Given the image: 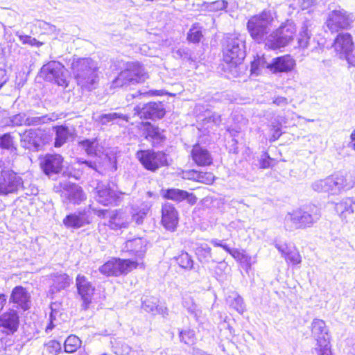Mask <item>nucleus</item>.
<instances>
[{"label": "nucleus", "instance_id": "f257e3e1", "mask_svg": "<svg viewBox=\"0 0 355 355\" xmlns=\"http://www.w3.org/2000/svg\"><path fill=\"white\" fill-rule=\"evenodd\" d=\"M273 15L270 10H263L248 20L247 28L255 42H263L268 49L275 50L286 46L293 40L296 28L293 22L288 21L268 35L275 22Z\"/></svg>", "mask_w": 355, "mask_h": 355}, {"label": "nucleus", "instance_id": "f03ea898", "mask_svg": "<svg viewBox=\"0 0 355 355\" xmlns=\"http://www.w3.org/2000/svg\"><path fill=\"white\" fill-rule=\"evenodd\" d=\"M73 76L82 88L92 90L98 82V67L96 62L89 58H73L71 63Z\"/></svg>", "mask_w": 355, "mask_h": 355}, {"label": "nucleus", "instance_id": "7ed1b4c3", "mask_svg": "<svg viewBox=\"0 0 355 355\" xmlns=\"http://www.w3.org/2000/svg\"><path fill=\"white\" fill-rule=\"evenodd\" d=\"M320 218V212L316 207L309 211L297 209L288 212L284 218V227L286 231H293L312 226Z\"/></svg>", "mask_w": 355, "mask_h": 355}, {"label": "nucleus", "instance_id": "20e7f679", "mask_svg": "<svg viewBox=\"0 0 355 355\" xmlns=\"http://www.w3.org/2000/svg\"><path fill=\"white\" fill-rule=\"evenodd\" d=\"M148 74L144 67L138 62H127L125 69L114 80V87H127L144 82Z\"/></svg>", "mask_w": 355, "mask_h": 355}, {"label": "nucleus", "instance_id": "39448f33", "mask_svg": "<svg viewBox=\"0 0 355 355\" xmlns=\"http://www.w3.org/2000/svg\"><path fill=\"white\" fill-rule=\"evenodd\" d=\"M245 57V36L232 34L226 37L223 48V60L226 63L236 65Z\"/></svg>", "mask_w": 355, "mask_h": 355}, {"label": "nucleus", "instance_id": "423d86ee", "mask_svg": "<svg viewBox=\"0 0 355 355\" xmlns=\"http://www.w3.org/2000/svg\"><path fill=\"white\" fill-rule=\"evenodd\" d=\"M44 78L60 86L68 85V73L64 65L57 61H51L44 64L40 71Z\"/></svg>", "mask_w": 355, "mask_h": 355}, {"label": "nucleus", "instance_id": "0eeeda50", "mask_svg": "<svg viewBox=\"0 0 355 355\" xmlns=\"http://www.w3.org/2000/svg\"><path fill=\"white\" fill-rule=\"evenodd\" d=\"M139 263L130 259H112L100 267V272L106 276H119L136 268Z\"/></svg>", "mask_w": 355, "mask_h": 355}, {"label": "nucleus", "instance_id": "6e6552de", "mask_svg": "<svg viewBox=\"0 0 355 355\" xmlns=\"http://www.w3.org/2000/svg\"><path fill=\"white\" fill-rule=\"evenodd\" d=\"M136 156L146 169L153 172L168 165L167 155L163 152L141 150L137 153Z\"/></svg>", "mask_w": 355, "mask_h": 355}, {"label": "nucleus", "instance_id": "1a4fd4ad", "mask_svg": "<svg viewBox=\"0 0 355 355\" xmlns=\"http://www.w3.org/2000/svg\"><path fill=\"white\" fill-rule=\"evenodd\" d=\"M355 21L352 13L343 9L334 10L328 15L326 24L332 32H338L341 29H349L352 24Z\"/></svg>", "mask_w": 355, "mask_h": 355}, {"label": "nucleus", "instance_id": "9d476101", "mask_svg": "<svg viewBox=\"0 0 355 355\" xmlns=\"http://www.w3.org/2000/svg\"><path fill=\"white\" fill-rule=\"evenodd\" d=\"M23 188L20 176L11 171H3L0 175V196L17 193Z\"/></svg>", "mask_w": 355, "mask_h": 355}, {"label": "nucleus", "instance_id": "9b49d317", "mask_svg": "<svg viewBox=\"0 0 355 355\" xmlns=\"http://www.w3.org/2000/svg\"><path fill=\"white\" fill-rule=\"evenodd\" d=\"M76 285L78 294L83 301L82 306L84 309H87L92 301L95 286L86 277L82 275H78L76 277Z\"/></svg>", "mask_w": 355, "mask_h": 355}, {"label": "nucleus", "instance_id": "f8f14e48", "mask_svg": "<svg viewBox=\"0 0 355 355\" xmlns=\"http://www.w3.org/2000/svg\"><path fill=\"white\" fill-rule=\"evenodd\" d=\"M164 114V105L161 102H150L141 107L137 105L134 108V115H138L141 119H161Z\"/></svg>", "mask_w": 355, "mask_h": 355}, {"label": "nucleus", "instance_id": "ddd939ff", "mask_svg": "<svg viewBox=\"0 0 355 355\" xmlns=\"http://www.w3.org/2000/svg\"><path fill=\"white\" fill-rule=\"evenodd\" d=\"M123 194L127 193L114 191L109 185L98 184L96 188L95 198L99 203L107 206L117 205Z\"/></svg>", "mask_w": 355, "mask_h": 355}, {"label": "nucleus", "instance_id": "4468645a", "mask_svg": "<svg viewBox=\"0 0 355 355\" xmlns=\"http://www.w3.org/2000/svg\"><path fill=\"white\" fill-rule=\"evenodd\" d=\"M46 134L42 129H30L21 136L24 147L32 150H37L44 143Z\"/></svg>", "mask_w": 355, "mask_h": 355}, {"label": "nucleus", "instance_id": "2eb2a0df", "mask_svg": "<svg viewBox=\"0 0 355 355\" xmlns=\"http://www.w3.org/2000/svg\"><path fill=\"white\" fill-rule=\"evenodd\" d=\"M63 158L58 154H47L40 159V167L43 172L51 177L58 174L62 168Z\"/></svg>", "mask_w": 355, "mask_h": 355}, {"label": "nucleus", "instance_id": "dca6fc26", "mask_svg": "<svg viewBox=\"0 0 355 355\" xmlns=\"http://www.w3.org/2000/svg\"><path fill=\"white\" fill-rule=\"evenodd\" d=\"M31 294L21 286H15L11 291L9 302L16 304V308L27 311L31 308Z\"/></svg>", "mask_w": 355, "mask_h": 355}, {"label": "nucleus", "instance_id": "f3484780", "mask_svg": "<svg viewBox=\"0 0 355 355\" xmlns=\"http://www.w3.org/2000/svg\"><path fill=\"white\" fill-rule=\"evenodd\" d=\"M147 243L146 239L141 237L128 239L124 243L122 250L135 256L136 261L140 264L139 259L141 260L144 257L147 250Z\"/></svg>", "mask_w": 355, "mask_h": 355}, {"label": "nucleus", "instance_id": "a211bd4d", "mask_svg": "<svg viewBox=\"0 0 355 355\" xmlns=\"http://www.w3.org/2000/svg\"><path fill=\"white\" fill-rule=\"evenodd\" d=\"M19 324V317L16 310L9 309L0 315V327L7 335L15 333Z\"/></svg>", "mask_w": 355, "mask_h": 355}, {"label": "nucleus", "instance_id": "6ab92c4d", "mask_svg": "<svg viewBox=\"0 0 355 355\" xmlns=\"http://www.w3.org/2000/svg\"><path fill=\"white\" fill-rule=\"evenodd\" d=\"M91 222L85 210L69 214L63 219L64 225L69 229H79Z\"/></svg>", "mask_w": 355, "mask_h": 355}, {"label": "nucleus", "instance_id": "aec40b11", "mask_svg": "<svg viewBox=\"0 0 355 355\" xmlns=\"http://www.w3.org/2000/svg\"><path fill=\"white\" fill-rule=\"evenodd\" d=\"M62 197L64 203L79 205L86 199L82 188L76 184L67 185L62 193Z\"/></svg>", "mask_w": 355, "mask_h": 355}, {"label": "nucleus", "instance_id": "412c9836", "mask_svg": "<svg viewBox=\"0 0 355 355\" xmlns=\"http://www.w3.org/2000/svg\"><path fill=\"white\" fill-rule=\"evenodd\" d=\"M162 223L166 229L173 231L178 223V214L173 205L166 202L162 209Z\"/></svg>", "mask_w": 355, "mask_h": 355}, {"label": "nucleus", "instance_id": "4be33fe9", "mask_svg": "<svg viewBox=\"0 0 355 355\" xmlns=\"http://www.w3.org/2000/svg\"><path fill=\"white\" fill-rule=\"evenodd\" d=\"M161 192L163 198L177 202L187 200L189 204L194 205L197 201V198L193 193L179 189H162Z\"/></svg>", "mask_w": 355, "mask_h": 355}, {"label": "nucleus", "instance_id": "5701e85b", "mask_svg": "<svg viewBox=\"0 0 355 355\" xmlns=\"http://www.w3.org/2000/svg\"><path fill=\"white\" fill-rule=\"evenodd\" d=\"M355 202L350 198H345L336 203L335 210L342 220L351 222L354 218Z\"/></svg>", "mask_w": 355, "mask_h": 355}, {"label": "nucleus", "instance_id": "b1692460", "mask_svg": "<svg viewBox=\"0 0 355 355\" xmlns=\"http://www.w3.org/2000/svg\"><path fill=\"white\" fill-rule=\"evenodd\" d=\"M295 62L289 55L277 57L272 60L270 71L276 73H287L295 67Z\"/></svg>", "mask_w": 355, "mask_h": 355}, {"label": "nucleus", "instance_id": "393cba45", "mask_svg": "<svg viewBox=\"0 0 355 355\" xmlns=\"http://www.w3.org/2000/svg\"><path fill=\"white\" fill-rule=\"evenodd\" d=\"M275 247L285 258L286 261H289L293 265L301 263V256L294 246H291L287 243H276Z\"/></svg>", "mask_w": 355, "mask_h": 355}, {"label": "nucleus", "instance_id": "a878e982", "mask_svg": "<svg viewBox=\"0 0 355 355\" xmlns=\"http://www.w3.org/2000/svg\"><path fill=\"white\" fill-rule=\"evenodd\" d=\"M191 154L192 159L198 166H209L212 163V157L209 152L198 144L193 146Z\"/></svg>", "mask_w": 355, "mask_h": 355}, {"label": "nucleus", "instance_id": "bb28decb", "mask_svg": "<svg viewBox=\"0 0 355 355\" xmlns=\"http://www.w3.org/2000/svg\"><path fill=\"white\" fill-rule=\"evenodd\" d=\"M334 46L336 51L345 55L350 53L353 48V42L349 33H340L335 39Z\"/></svg>", "mask_w": 355, "mask_h": 355}, {"label": "nucleus", "instance_id": "cd10ccee", "mask_svg": "<svg viewBox=\"0 0 355 355\" xmlns=\"http://www.w3.org/2000/svg\"><path fill=\"white\" fill-rule=\"evenodd\" d=\"M130 221V215L122 209L113 211L110 216V225L113 229L126 227Z\"/></svg>", "mask_w": 355, "mask_h": 355}, {"label": "nucleus", "instance_id": "c85d7f7f", "mask_svg": "<svg viewBox=\"0 0 355 355\" xmlns=\"http://www.w3.org/2000/svg\"><path fill=\"white\" fill-rule=\"evenodd\" d=\"M311 332L318 343L329 340L328 330L324 321L320 319H314L311 323Z\"/></svg>", "mask_w": 355, "mask_h": 355}, {"label": "nucleus", "instance_id": "c756f323", "mask_svg": "<svg viewBox=\"0 0 355 355\" xmlns=\"http://www.w3.org/2000/svg\"><path fill=\"white\" fill-rule=\"evenodd\" d=\"M141 129L147 139H152L156 142H160L164 139L160 129L153 126L149 122L142 123Z\"/></svg>", "mask_w": 355, "mask_h": 355}, {"label": "nucleus", "instance_id": "7c9ffc66", "mask_svg": "<svg viewBox=\"0 0 355 355\" xmlns=\"http://www.w3.org/2000/svg\"><path fill=\"white\" fill-rule=\"evenodd\" d=\"M78 145L85 150L87 155L95 156L96 157H101V147L98 145L96 139L82 140L78 142Z\"/></svg>", "mask_w": 355, "mask_h": 355}, {"label": "nucleus", "instance_id": "2f4dec72", "mask_svg": "<svg viewBox=\"0 0 355 355\" xmlns=\"http://www.w3.org/2000/svg\"><path fill=\"white\" fill-rule=\"evenodd\" d=\"M182 304L189 314L193 315L196 320H199L202 311L190 295L185 293L182 295Z\"/></svg>", "mask_w": 355, "mask_h": 355}, {"label": "nucleus", "instance_id": "473e14b6", "mask_svg": "<svg viewBox=\"0 0 355 355\" xmlns=\"http://www.w3.org/2000/svg\"><path fill=\"white\" fill-rule=\"evenodd\" d=\"M331 194L340 193L343 189H347V180L341 175H331Z\"/></svg>", "mask_w": 355, "mask_h": 355}, {"label": "nucleus", "instance_id": "72a5a7b5", "mask_svg": "<svg viewBox=\"0 0 355 355\" xmlns=\"http://www.w3.org/2000/svg\"><path fill=\"white\" fill-rule=\"evenodd\" d=\"M195 253L200 262L209 263L211 259V249L207 243H200L195 249Z\"/></svg>", "mask_w": 355, "mask_h": 355}, {"label": "nucleus", "instance_id": "f704fd0d", "mask_svg": "<svg viewBox=\"0 0 355 355\" xmlns=\"http://www.w3.org/2000/svg\"><path fill=\"white\" fill-rule=\"evenodd\" d=\"M55 147H60L71 135V130L68 127L64 125H60L55 128Z\"/></svg>", "mask_w": 355, "mask_h": 355}, {"label": "nucleus", "instance_id": "c9c22d12", "mask_svg": "<svg viewBox=\"0 0 355 355\" xmlns=\"http://www.w3.org/2000/svg\"><path fill=\"white\" fill-rule=\"evenodd\" d=\"M271 62H268L263 55H259L254 58L251 63V73L259 75L263 69L270 70Z\"/></svg>", "mask_w": 355, "mask_h": 355}, {"label": "nucleus", "instance_id": "e433bc0d", "mask_svg": "<svg viewBox=\"0 0 355 355\" xmlns=\"http://www.w3.org/2000/svg\"><path fill=\"white\" fill-rule=\"evenodd\" d=\"M102 158L101 157H96L95 159L92 160H86L82 158H79L78 159V164L82 166V168H88V169H91L96 173H102Z\"/></svg>", "mask_w": 355, "mask_h": 355}, {"label": "nucleus", "instance_id": "4c0bfd02", "mask_svg": "<svg viewBox=\"0 0 355 355\" xmlns=\"http://www.w3.org/2000/svg\"><path fill=\"white\" fill-rule=\"evenodd\" d=\"M148 210V206L144 205L137 208H132L130 220H134L137 225L143 223L144 219L146 216Z\"/></svg>", "mask_w": 355, "mask_h": 355}, {"label": "nucleus", "instance_id": "58836bf2", "mask_svg": "<svg viewBox=\"0 0 355 355\" xmlns=\"http://www.w3.org/2000/svg\"><path fill=\"white\" fill-rule=\"evenodd\" d=\"M227 303L239 313H243L244 311L243 299L237 293H232L231 295H229L227 298Z\"/></svg>", "mask_w": 355, "mask_h": 355}, {"label": "nucleus", "instance_id": "ea45409f", "mask_svg": "<svg viewBox=\"0 0 355 355\" xmlns=\"http://www.w3.org/2000/svg\"><path fill=\"white\" fill-rule=\"evenodd\" d=\"M81 341L74 335L69 336L64 342V352L67 353L75 352L80 346Z\"/></svg>", "mask_w": 355, "mask_h": 355}, {"label": "nucleus", "instance_id": "a19ab883", "mask_svg": "<svg viewBox=\"0 0 355 355\" xmlns=\"http://www.w3.org/2000/svg\"><path fill=\"white\" fill-rule=\"evenodd\" d=\"M178 264L185 270H190L193 268V260L191 257L186 252H182L176 257Z\"/></svg>", "mask_w": 355, "mask_h": 355}, {"label": "nucleus", "instance_id": "79ce46f5", "mask_svg": "<svg viewBox=\"0 0 355 355\" xmlns=\"http://www.w3.org/2000/svg\"><path fill=\"white\" fill-rule=\"evenodd\" d=\"M71 284L70 277L64 273L59 274L55 276L53 279V287L58 291L64 289Z\"/></svg>", "mask_w": 355, "mask_h": 355}, {"label": "nucleus", "instance_id": "37998d69", "mask_svg": "<svg viewBox=\"0 0 355 355\" xmlns=\"http://www.w3.org/2000/svg\"><path fill=\"white\" fill-rule=\"evenodd\" d=\"M128 116L123 115L122 114H119L116 112L104 114L99 116L98 121L103 125H106L110 122H113L116 121L117 119H122L128 121Z\"/></svg>", "mask_w": 355, "mask_h": 355}, {"label": "nucleus", "instance_id": "c03bdc74", "mask_svg": "<svg viewBox=\"0 0 355 355\" xmlns=\"http://www.w3.org/2000/svg\"><path fill=\"white\" fill-rule=\"evenodd\" d=\"M329 182H331V176L316 180L313 183L312 188L318 192L324 191L331 193V184Z\"/></svg>", "mask_w": 355, "mask_h": 355}, {"label": "nucleus", "instance_id": "a18cd8bd", "mask_svg": "<svg viewBox=\"0 0 355 355\" xmlns=\"http://www.w3.org/2000/svg\"><path fill=\"white\" fill-rule=\"evenodd\" d=\"M227 2L225 0H217L212 2L205 3V8L209 12H217L225 9Z\"/></svg>", "mask_w": 355, "mask_h": 355}, {"label": "nucleus", "instance_id": "49530a36", "mask_svg": "<svg viewBox=\"0 0 355 355\" xmlns=\"http://www.w3.org/2000/svg\"><path fill=\"white\" fill-rule=\"evenodd\" d=\"M310 38L311 33L308 30V27L304 25L302 27V31H300L298 37V44L300 47L302 49L307 48L309 44Z\"/></svg>", "mask_w": 355, "mask_h": 355}, {"label": "nucleus", "instance_id": "de8ad7c7", "mask_svg": "<svg viewBox=\"0 0 355 355\" xmlns=\"http://www.w3.org/2000/svg\"><path fill=\"white\" fill-rule=\"evenodd\" d=\"M315 351L318 355H332L329 340L318 343Z\"/></svg>", "mask_w": 355, "mask_h": 355}, {"label": "nucleus", "instance_id": "09e8293b", "mask_svg": "<svg viewBox=\"0 0 355 355\" xmlns=\"http://www.w3.org/2000/svg\"><path fill=\"white\" fill-rule=\"evenodd\" d=\"M202 37V35L200 28L196 26H193L189 30L187 39L191 42L196 43L200 42Z\"/></svg>", "mask_w": 355, "mask_h": 355}, {"label": "nucleus", "instance_id": "8fccbe9b", "mask_svg": "<svg viewBox=\"0 0 355 355\" xmlns=\"http://www.w3.org/2000/svg\"><path fill=\"white\" fill-rule=\"evenodd\" d=\"M17 36H18L20 42H21V43L24 44H28L31 46H40L42 45V42L37 41L35 38L32 37L31 36L19 34V33H17Z\"/></svg>", "mask_w": 355, "mask_h": 355}, {"label": "nucleus", "instance_id": "3c124183", "mask_svg": "<svg viewBox=\"0 0 355 355\" xmlns=\"http://www.w3.org/2000/svg\"><path fill=\"white\" fill-rule=\"evenodd\" d=\"M49 119L47 116H27L26 121V125H38L40 124L45 123Z\"/></svg>", "mask_w": 355, "mask_h": 355}, {"label": "nucleus", "instance_id": "603ef678", "mask_svg": "<svg viewBox=\"0 0 355 355\" xmlns=\"http://www.w3.org/2000/svg\"><path fill=\"white\" fill-rule=\"evenodd\" d=\"M180 338L182 342L187 345H192L194 343V334L191 330H185L180 332Z\"/></svg>", "mask_w": 355, "mask_h": 355}, {"label": "nucleus", "instance_id": "864d4df0", "mask_svg": "<svg viewBox=\"0 0 355 355\" xmlns=\"http://www.w3.org/2000/svg\"><path fill=\"white\" fill-rule=\"evenodd\" d=\"M157 302L154 299H146L142 302V309L148 313H154L157 310Z\"/></svg>", "mask_w": 355, "mask_h": 355}, {"label": "nucleus", "instance_id": "5fc2aeb1", "mask_svg": "<svg viewBox=\"0 0 355 355\" xmlns=\"http://www.w3.org/2000/svg\"><path fill=\"white\" fill-rule=\"evenodd\" d=\"M12 137L9 133L0 135V147L4 149H9L12 146Z\"/></svg>", "mask_w": 355, "mask_h": 355}, {"label": "nucleus", "instance_id": "6e6d98bb", "mask_svg": "<svg viewBox=\"0 0 355 355\" xmlns=\"http://www.w3.org/2000/svg\"><path fill=\"white\" fill-rule=\"evenodd\" d=\"M46 350L49 353L53 354H58V353L60 352L61 349H62L61 344L55 340H49L46 344Z\"/></svg>", "mask_w": 355, "mask_h": 355}, {"label": "nucleus", "instance_id": "4d7b16f0", "mask_svg": "<svg viewBox=\"0 0 355 355\" xmlns=\"http://www.w3.org/2000/svg\"><path fill=\"white\" fill-rule=\"evenodd\" d=\"M26 116L24 113H19L12 116L10 118V122L12 125L19 126L22 125H26Z\"/></svg>", "mask_w": 355, "mask_h": 355}, {"label": "nucleus", "instance_id": "13d9d810", "mask_svg": "<svg viewBox=\"0 0 355 355\" xmlns=\"http://www.w3.org/2000/svg\"><path fill=\"white\" fill-rule=\"evenodd\" d=\"M214 175L211 173L200 172L197 181L207 184H210L214 182Z\"/></svg>", "mask_w": 355, "mask_h": 355}, {"label": "nucleus", "instance_id": "bf43d9fd", "mask_svg": "<svg viewBox=\"0 0 355 355\" xmlns=\"http://www.w3.org/2000/svg\"><path fill=\"white\" fill-rule=\"evenodd\" d=\"M240 262L245 270L248 271V270L251 268L252 265L254 263V261L252 260V258L250 256L244 254L240 260Z\"/></svg>", "mask_w": 355, "mask_h": 355}, {"label": "nucleus", "instance_id": "052dcab7", "mask_svg": "<svg viewBox=\"0 0 355 355\" xmlns=\"http://www.w3.org/2000/svg\"><path fill=\"white\" fill-rule=\"evenodd\" d=\"M8 76L6 64L0 62V88L7 82Z\"/></svg>", "mask_w": 355, "mask_h": 355}, {"label": "nucleus", "instance_id": "680f3d73", "mask_svg": "<svg viewBox=\"0 0 355 355\" xmlns=\"http://www.w3.org/2000/svg\"><path fill=\"white\" fill-rule=\"evenodd\" d=\"M199 173L194 170L183 171L182 178L188 180H198Z\"/></svg>", "mask_w": 355, "mask_h": 355}, {"label": "nucleus", "instance_id": "e2e57ef3", "mask_svg": "<svg viewBox=\"0 0 355 355\" xmlns=\"http://www.w3.org/2000/svg\"><path fill=\"white\" fill-rule=\"evenodd\" d=\"M175 56L182 59H189L190 55L189 53V49L187 48H180L175 52Z\"/></svg>", "mask_w": 355, "mask_h": 355}, {"label": "nucleus", "instance_id": "0e129e2a", "mask_svg": "<svg viewBox=\"0 0 355 355\" xmlns=\"http://www.w3.org/2000/svg\"><path fill=\"white\" fill-rule=\"evenodd\" d=\"M270 160L271 159L268 156L267 153H264L261 155L260 159V168H268L270 166Z\"/></svg>", "mask_w": 355, "mask_h": 355}, {"label": "nucleus", "instance_id": "69168bd1", "mask_svg": "<svg viewBox=\"0 0 355 355\" xmlns=\"http://www.w3.org/2000/svg\"><path fill=\"white\" fill-rule=\"evenodd\" d=\"M208 122H211L216 125H218L221 123V116L217 113L212 114L207 119Z\"/></svg>", "mask_w": 355, "mask_h": 355}, {"label": "nucleus", "instance_id": "338daca9", "mask_svg": "<svg viewBox=\"0 0 355 355\" xmlns=\"http://www.w3.org/2000/svg\"><path fill=\"white\" fill-rule=\"evenodd\" d=\"M273 103L277 106L284 107L288 105V101L285 97L278 96L274 98Z\"/></svg>", "mask_w": 355, "mask_h": 355}, {"label": "nucleus", "instance_id": "774afa93", "mask_svg": "<svg viewBox=\"0 0 355 355\" xmlns=\"http://www.w3.org/2000/svg\"><path fill=\"white\" fill-rule=\"evenodd\" d=\"M345 57L349 64L355 67V52L352 53L351 51L350 53H347Z\"/></svg>", "mask_w": 355, "mask_h": 355}]
</instances>
